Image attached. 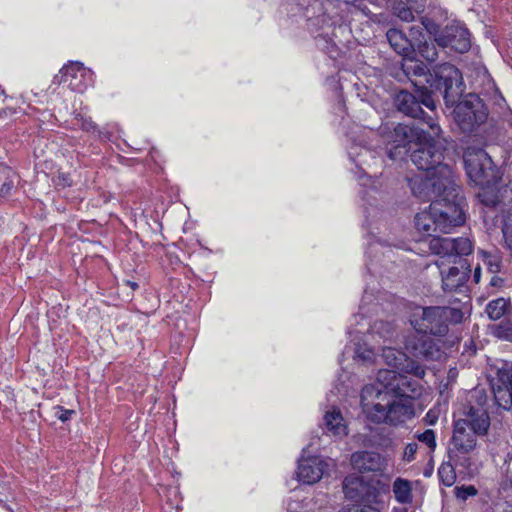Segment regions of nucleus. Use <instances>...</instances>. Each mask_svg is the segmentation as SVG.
<instances>
[{
	"label": "nucleus",
	"mask_w": 512,
	"mask_h": 512,
	"mask_svg": "<svg viewBox=\"0 0 512 512\" xmlns=\"http://www.w3.org/2000/svg\"><path fill=\"white\" fill-rule=\"evenodd\" d=\"M429 196L420 197L423 200L433 199L429 209L415 216L416 229L427 236L435 232L450 233L451 230L465 222L464 199L456 186L436 185L431 181L423 182Z\"/></svg>",
	"instance_id": "1"
},
{
	"label": "nucleus",
	"mask_w": 512,
	"mask_h": 512,
	"mask_svg": "<svg viewBox=\"0 0 512 512\" xmlns=\"http://www.w3.org/2000/svg\"><path fill=\"white\" fill-rule=\"evenodd\" d=\"M415 148L412 147L411 160L413 164L419 169L426 172L433 171L431 176L422 178L416 176L410 179V187L413 194L417 197L429 196L426 192L423 182L431 181L436 185L445 183V186H455L451 180L452 169L448 164H443V148L442 145L434 140L432 137H427L426 134L415 143Z\"/></svg>",
	"instance_id": "2"
},
{
	"label": "nucleus",
	"mask_w": 512,
	"mask_h": 512,
	"mask_svg": "<svg viewBox=\"0 0 512 512\" xmlns=\"http://www.w3.org/2000/svg\"><path fill=\"white\" fill-rule=\"evenodd\" d=\"M375 385H366L361 392V404L368 418L376 423L389 425L403 424L415 416L414 404L411 400L394 397L389 399Z\"/></svg>",
	"instance_id": "3"
},
{
	"label": "nucleus",
	"mask_w": 512,
	"mask_h": 512,
	"mask_svg": "<svg viewBox=\"0 0 512 512\" xmlns=\"http://www.w3.org/2000/svg\"><path fill=\"white\" fill-rule=\"evenodd\" d=\"M462 312L447 306H413L408 314V321L419 334L443 337L449 331L451 322H459Z\"/></svg>",
	"instance_id": "4"
},
{
	"label": "nucleus",
	"mask_w": 512,
	"mask_h": 512,
	"mask_svg": "<svg viewBox=\"0 0 512 512\" xmlns=\"http://www.w3.org/2000/svg\"><path fill=\"white\" fill-rule=\"evenodd\" d=\"M464 165L469 179L480 187H491L499 182L498 173L490 156L482 149H468Z\"/></svg>",
	"instance_id": "5"
},
{
	"label": "nucleus",
	"mask_w": 512,
	"mask_h": 512,
	"mask_svg": "<svg viewBox=\"0 0 512 512\" xmlns=\"http://www.w3.org/2000/svg\"><path fill=\"white\" fill-rule=\"evenodd\" d=\"M464 422H454L453 434L448 446V458L455 465L469 468L472 454L477 447V435L463 426Z\"/></svg>",
	"instance_id": "6"
},
{
	"label": "nucleus",
	"mask_w": 512,
	"mask_h": 512,
	"mask_svg": "<svg viewBox=\"0 0 512 512\" xmlns=\"http://www.w3.org/2000/svg\"><path fill=\"white\" fill-rule=\"evenodd\" d=\"M488 111L483 100L474 93L466 95L454 109V119L459 128L467 133L483 124Z\"/></svg>",
	"instance_id": "7"
},
{
	"label": "nucleus",
	"mask_w": 512,
	"mask_h": 512,
	"mask_svg": "<svg viewBox=\"0 0 512 512\" xmlns=\"http://www.w3.org/2000/svg\"><path fill=\"white\" fill-rule=\"evenodd\" d=\"M424 134L422 129L406 124L395 126L393 132L387 135L389 158L391 160L403 159Z\"/></svg>",
	"instance_id": "8"
},
{
	"label": "nucleus",
	"mask_w": 512,
	"mask_h": 512,
	"mask_svg": "<svg viewBox=\"0 0 512 512\" xmlns=\"http://www.w3.org/2000/svg\"><path fill=\"white\" fill-rule=\"evenodd\" d=\"M436 88L442 91L447 105H454L463 92L462 74L454 65L444 63L434 70Z\"/></svg>",
	"instance_id": "9"
},
{
	"label": "nucleus",
	"mask_w": 512,
	"mask_h": 512,
	"mask_svg": "<svg viewBox=\"0 0 512 512\" xmlns=\"http://www.w3.org/2000/svg\"><path fill=\"white\" fill-rule=\"evenodd\" d=\"M345 498L353 502H372L377 496V490L372 481L366 477L352 473L342 482Z\"/></svg>",
	"instance_id": "10"
},
{
	"label": "nucleus",
	"mask_w": 512,
	"mask_h": 512,
	"mask_svg": "<svg viewBox=\"0 0 512 512\" xmlns=\"http://www.w3.org/2000/svg\"><path fill=\"white\" fill-rule=\"evenodd\" d=\"M94 73L84 67L80 62H72L64 66L56 79L60 83H66L72 91L83 93L88 86L92 85Z\"/></svg>",
	"instance_id": "11"
},
{
	"label": "nucleus",
	"mask_w": 512,
	"mask_h": 512,
	"mask_svg": "<svg viewBox=\"0 0 512 512\" xmlns=\"http://www.w3.org/2000/svg\"><path fill=\"white\" fill-rule=\"evenodd\" d=\"M331 461L320 456L304 455L298 460L296 475L300 482L313 485L319 482L331 468Z\"/></svg>",
	"instance_id": "12"
},
{
	"label": "nucleus",
	"mask_w": 512,
	"mask_h": 512,
	"mask_svg": "<svg viewBox=\"0 0 512 512\" xmlns=\"http://www.w3.org/2000/svg\"><path fill=\"white\" fill-rule=\"evenodd\" d=\"M438 45L451 48L459 53L467 52L471 47L470 33L461 23L447 25L435 38Z\"/></svg>",
	"instance_id": "13"
},
{
	"label": "nucleus",
	"mask_w": 512,
	"mask_h": 512,
	"mask_svg": "<svg viewBox=\"0 0 512 512\" xmlns=\"http://www.w3.org/2000/svg\"><path fill=\"white\" fill-rule=\"evenodd\" d=\"M429 249L432 253L441 257L465 256L473 251V245L470 239L448 238L433 236L429 240Z\"/></svg>",
	"instance_id": "14"
},
{
	"label": "nucleus",
	"mask_w": 512,
	"mask_h": 512,
	"mask_svg": "<svg viewBox=\"0 0 512 512\" xmlns=\"http://www.w3.org/2000/svg\"><path fill=\"white\" fill-rule=\"evenodd\" d=\"M404 348L416 361H435L442 356L439 346L424 334L421 336L409 335L405 339Z\"/></svg>",
	"instance_id": "15"
},
{
	"label": "nucleus",
	"mask_w": 512,
	"mask_h": 512,
	"mask_svg": "<svg viewBox=\"0 0 512 512\" xmlns=\"http://www.w3.org/2000/svg\"><path fill=\"white\" fill-rule=\"evenodd\" d=\"M382 357L385 364L399 372L412 374L418 378H423L426 374V370L423 365L408 357L406 353L395 348L384 347L382 349Z\"/></svg>",
	"instance_id": "16"
},
{
	"label": "nucleus",
	"mask_w": 512,
	"mask_h": 512,
	"mask_svg": "<svg viewBox=\"0 0 512 512\" xmlns=\"http://www.w3.org/2000/svg\"><path fill=\"white\" fill-rule=\"evenodd\" d=\"M442 264V262H436V265L440 268L442 288L444 291H456L469 279L471 269L466 262L460 261L459 266H452L447 271L441 268Z\"/></svg>",
	"instance_id": "17"
},
{
	"label": "nucleus",
	"mask_w": 512,
	"mask_h": 512,
	"mask_svg": "<svg viewBox=\"0 0 512 512\" xmlns=\"http://www.w3.org/2000/svg\"><path fill=\"white\" fill-rule=\"evenodd\" d=\"M454 422H464L465 429L478 437L485 436L490 427V417L483 408L469 407L464 411L463 417Z\"/></svg>",
	"instance_id": "18"
},
{
	"label": "nucleus",
	"mask_w": 512,
	"mask_h": 512,
	"mask_svg": "<svg viewBox=\"0 0 512 512\" xmlns=\"http://www.w3.org/2000/svg\"><path fill=\"white\" fill-rule=\"evenodd\" d=\"M502 385L494 388V398L497 405L505 410L512 408V369H501L498 373Z\"/></svg>",
	"instance_id": "19"
},
{
	"label": "nucleus",
	"mask_w": 512,
	"mask_h": 512,
	"mask_svg": "<svg viewBox=\"0 0 512 512\" xmlns=\"http://www.w3.org/2000/svg\"><path fill=\"white\" fill-rule=\"evenodd\" d=\"M350 462L354 469L365 472L379 471L383 467L382 456L372 451H357L351 455Z\"/></svg>",
	"instance_id": "20"
},
{
	"label": "nucleus",
	"mask_w": 512,
	"mask_h": 512,
	"mask_svg": "<svg viewBox=\"0 0 512 512\" xmlns=\"http://www.w3.org/2000/svg\"><path fill=\"white\" fill-rule=\"evenodd\" d=\"M395 103L399 111L412 118H420L424 114L419 100L407 91H400L396 95Z\"/></svg>",
	"instance_id": "21"
},
{
	"label": "nucleus",
	"mask_w": 512,
	"mask_h": 512,
	"mask_svg": "<svg viewBox=\"0 0 512 512\" xmlns=\"http://www.w3.org/2000/svg\"><path fill=\"white\" fill-rule=\"evenodd\" d=\"M386 37L390 46L399 55L406 58L413 53V45L402 31L398 29H389L386 33Z\"/></svg>",
	"instance_id": "22"
},
{
	"label": "nucleus",
	"mask_w": 512,
	"mask_h": 512,
	"mask_svg": "<svg viewBox=\"0 0 512 512\" xmlns=\"http://www.w3.org/2000/svg\"><path fill=\"white\" fill-rule=\"evenodd\" d=\"M400 375L397 370L380 369L376 376L377 384L374 385L383 393H387V397H394Z\"/></svg>",
	"instance_id": "23"
},
{
	"label": "nucleus",
	"mask_w": 512,
	"mask_h": 512,
	"mask_svg": "<svg viewBox=\"0 0 512 512\" xmlns=\"http://www.w3.org/2000/svg\"><path fill=\"white\" fill-rule=\"evenodd\" d=\"M324 424L328 432L337 437H343L348 434L346 421L340 410L333 408L324 415Z\"/></svg>",
	"instance_id": "24"
},
{
	"label": "nucleus",
	"mask_w": 512,
	"mask_h": 512,
	"mask_svg": "<svg viewBox=\"0 0 512 512\" xmlns=\"http://www.w3.org/2000/svg\"><path fill=\"white\" fill-rule=\"evenodd\" d=\"M422 394V386L407 376L400 375L394 397H402L412 401Z\"/></svg>",
	"instance_id": "25"
},
{
	"label": "nucleus",
	"mask_w": 512,
	"mask_h": 512,
	"mask_svg": "<svg viewBox=\"0 0 512 512\" xmlns=\"http://www.w3.org/2000/svg\"><path fill=\"white\" fill-rule=\"evenodd\" d=\"M393 493L399 503L406 504L411 502L412 487L410 481L403 478H396L393 483Z\"/></svg>",
	"instance_id": "26"
},
{
	"label": "nucleus",
	"mask_w": 512,
	"mask_h": 512,
	"mask_svg": "<svg viewBox=\"0 0 512 512\" xmlns=\"http://www.w3.org/2000/svg\"><path fill=\"white\" fill-rule=\"evenodd\" d=\"M510 303L505 298H497L490 301L486 306V313L492 320H498L505 315Z\"/></svg>",
	"instance_id": "27"
},
{
	"label": "nucleus",
	"mask_w": 512,
	"mask_h": 512,
	"mask_svg": "<svg viewBox=\"0 0 512 512\" xmlns=\"http://www.w3.org/2000/svg\"><path fill=\"white\" fill-rule=\"evenodd\" d=\"M478 255L481 258L484 265H486L489 272L497 274L500 272L502 267V257L498 252H489L480 250Z\"/></svg>",
	"instance_id": "28"
},
{
	"label": "nucleus",
	"mask_w": 512,
	"mask_h": 512,
	"mask_svg": "<svg viewBox=\"0 0 512 512\" xmlns=\"http://www.w3.org/2000/svg\"><path fill=\"white\" fill-rule=\"evenodd\" d=\"M455 464L452 461L444 462L438 468L440 481L447 487L452 486L456 481Z\"/></svg>",
	"instance_id": "29"
},
{
	"label": "nucleus",
	"mask_w": 512,
	"mask_h": 512,
	"mask_svg": "<svg viewBox=\"0 0 512 512\" xmlns=\"http://www.w3.org/2000/svg\"><path fill=\"white\" fill-rule=\"evenodd\" d=\"M372 333L383 338L384 341H391L396 336L394 325L384 321L375 322L372 326Z\"/></svg>",
	"instance_id": "30"
},
{
	"label": "nucleus",
	"mask_w": 512,
	"mask_h": 512,
	"mask_svg": "<svg viewBox=\"0 0 512 512\" xmlns=\"http://www.w3.org/2000/svg\"><path fill=\"white\" fill-rule=\"evenodd\" d=\"M354 359L363 364H372L376 359V352L365 344H358L355 349Z\"/></svg>",
	"instance_id": "31"
},
{
	"label": "nucleus",
	"mask_w": 512,
	"mask_h": 512,
	"mask_svg": "<svg viewBox=\"0 0 512 512\" xmlns=\"http://www.w3.org/2000/svg\"><path fill=\"white\" fill-rule=\"evenodd\" d=\"M402 64L404 72L409 76L411 71H413V75L422 76L426 74V66L423 63L418 61H414L412 59H406Z\"/></svg>",
	"instance_id": "32"
},
{
	"label": "nucleus",
	"mask_w": 512,
	"mask_h": 512,
	"mask_svg": "<svg viewBox=\"0 0 512 512\" xmlns=\"http://www.w3.org/2000/svg\"><path fill=\"white\" fill-rule=\"evenodd\" d=\"M492 333L499 339L512 342V324L509 322L494 325Z\"/></svg>",
	"instance_id": "33"
},
{
	"label": "nucleus",
	"mask_w": 512,
	"mask_h": 512,
	"mask_svg": "<svg viewBox=\"0 0 512 512\" xmlns=\"http://www.w3.org/2000/svg\"><path fill=\"white\" fill-rule=\"evenodd\" d=\"M415 438L425 444L431 452L435 451L437 446L436 434L432 429H427L422 433H417Z\"/></svg>",
	"instance_id": "34"
},
{
	"label": "nucleus",
	"mask_w": 512,
	"mask_h": 512,
	"mask_svg": "<svg viewBox=\"0 0 512 512\" xmlns=\"http://www.w3.org/2000/svg\"><path fill=\"white\" fill-rule=\"evenodd\" d=\"M394 14L405 22H411L414 20V14L412 10L403 2H397L393 7Z\"/></svg>",
	"instance_id": "35"
},
{
	"label": "nucleus",
	"mask_w": 512,
	"mask_h": 512,
	"mask_svg": "<svg viewBox=\"0 0 512 512\" xmlns=\"http://www.w3.org/2000/svg\"><path fill=\"white\" fill-rule=\"evenodd\" d=\"M419 53L428 62H434L438 58V51L434 43H423L419 47Z\"/></svg>",
	"instance_id": "36"
},
{
	"label": "nucleus",
	"mask_w": 512,
	"mask_h": 512,
	"mask_svg": "<svg viewBox=\"0 0 512 512\" xmlns=\"http://www.w3.org/2000/svg\"><path fill=\"white\" fill-rule=\"evenodd\" d=\"M503 236L506 246L512 251V213L509 214L504 222Z\"/></svg>",
	"instance_id": "37"
},
{
	"label": "nucleus",
	"mask_w": 512,
	"mask_h": 512,
	"mask_svg": "<svg viewBox=\"0 0 512 512\" xmlns=\"http://www.w3.org/2000/svg\"><path fill=\"white\" fill-rule=\"evenodd\" d=\"M477 494V489L473 485L468 486H460L455 488V496L465 501L471 496H475Z\"/></svg>",
	"instance_id": "38"
},
{
	"label": "nucleus",
	"mask_w": 512,
	"mask_h": 512,
	"mask_svg": "<svg viewBox=\"0 0 512 512\" xmlns=\"http://www.w3.org/2000/svg\"><path fill=\"white\" fill-rule=\"evenodd\" d=\"M478 77L482 78V83L484 85L483 89L486 93H490L491 91H496L495 83L485 68H482L479 70Z\"/></svg>",
	"instance_id": "39"
},
{
	"label": "nucleus",
	"mask_w": 512,
	"mask_h": 512,
	"mask_svg": "<svg viewBox=\"0 0 512 512\" xmlns=\"http://www.w3.org/2000/svg\"><path fill=\"white\" fill-rule=\"evenodd\" d=\"M418 451V444L416 442L408 443L403 451L402 460L410 463L415 460Z\"/></svg>",
	"instance_id": "40"
},
{
	"label": "nucleus",
	"mask_w": 512,
	"mask_h": 512,
	"mask_svg": "<svg viewBox=\"0 0 512 512\" xmlns=\"http://www.w3.org/2000/svg\"><path fill=\"white\" fill-rule=\"evenodd\" d=\"M420 104L425 105L427 108L433 110L435 108V102L430 93H428L427 89L421 92L420 99H418Z\"/></svg>",
	"instance_id": "41"
},
{
	"label": "nucleus",
	"mask_w": 512,
	"mask_h": 512,
	"mask_svg": "<svg viewBox=\"0 0 512 512\" xmlns=\"http://www.w3.org/2000/svg\"><path fill=\"white\" fill-rule=\"evenodd\" d=\"M14 186V183L12 180L6 181L2 184L0 187V195L1 196H7L10 194L12 188Z\"/></svg>",
	"instance_id": "42"
},
{
	"label": "nucleus",
	"mask_w": 512,
	"mask_h": 512,
	"mask_svg": "<svg viewBox=\"0 0 512 512\" xmlns=\"http://www.w3.org/2000/svg\"><path fill=\"white\" fill-rule=\"evenodd\" d=\"M73 414H74L73 410L60 409L59 413H57V417L62 422H65V421L69 420Z\"/></svg>",
	"instance_id": "43"
},
{
	"label": "nucleus",
	"mask_w": 512,
	"mask_h": 512,
	"mask_svg": "<svg viewBox=\"0 0 512 512\" xmlns=\"http://www.w3.org/2000/svg\"><path fill=\"white\" fill-rule=\"evenodd\" d=\"M437 419V413L433 410H429L424 418L426 423H428L429 425H434L437 422Z\"/></svg>",
	"instance_id": "44"
},
{
	"label": "nucleus",
	"mask_w": 512,
	"mask_h": 512,
	"mask_svg": "<svg viewBox=\"0 0 512 512\" xmlns=\"http://www.w3.org/2000/svg\"><path fill=\"white\" fill-rule=\"evenodd\" d=\"M81 127L83 130L92 132L95 130L96 126L91 120L82 119Z\"/></svg>",
	"instance_id": "45"
},
{
	"label": "nucleus",
	"mask_w": 512,
	"mask_h": 512,
	"mask_svg": "<svg viewBox=\"0 0 512 512\" xmlns=\"http://www.w3.org/2000/svg\"><path fill=\"white\" fill-rule=\"evenodd\" d=\"M426 123L429 125L430 129L432 130V132L434 134H437L439 132V130H440L439 126L434 123L432 118L429 117L428 120L426 121Z\"/></svg>",
	"instance_id": "46"
},
{
	"label": "nucleus",
	"mask_w": 512,
	"mask_h": 512,
	"mask_svg": "<svg viewBox=\"0 0 512 512\" xmlns=\"http://www.w3.org/2000/svg\"><path fill=\"white\" fill-rule=\"evenodd\" d=\"M357 512H380V511L371 505H364L362 508H357Z\"/></svg>",
	"instance_id": "47"
},
{
	"label": "nucleus",
	"mask_w": 512,
	"mask_h": 512,
	"mask_svg": "<svg viewBox=\"0 0 512 512\" xmlns=\"http://www.w3.org/2000/svg\"><path fill=\"white\" fill-rule=\"evenodd\" d=\"M503 282V279L498 277L496 274H494V276H492L491 280H490V285L491 286H500Z\"/></svg>",
	"instance_id": "48"
},
{
	"label": "nucleus",
	"mask_w": 512,
	"mask_h": 512,
	"mask_svg": "<svg viewBox=\"0 0 512 512\" xmlns=\"http://www.w3.org/2000/svg\"><path fill=\"white\" fill-rule=\"evenodd\" d=\"M481 277V268L477 266L474 270L473 280L475 283H479Z\"/></svg>",
	"instance_id": "49"
},
{
	"label": "nucleus",
	"mask_w": 512,
	"mask_h": 512,
	"mask_svg": "<svg viewBox=\"0 0 512 512\" xmlns=\"http://www.w3.org/2000/svg\"><path fill=\"white\" fill-rule=\"evenodd\" d=\"M126 284L132 289V290H136L138 289L139 285L134 282V281H130V280H127L126 281Z\"/></svg>",
	"instance_id": "50"
},
{
	"label": "nucleus",
	"mask_w": 512,
	"mask_h": 512,
	"mask_svg": "<svg viewBox=\"0 0 512 512\" xmlns=\"http://www.w3.org/2000/svg\"><path fill=\"white\" fill-rule=\"evenodd\" d=\"M339 512H357V507H344Z\"/></svg>",
	"instance_id": "51"
},
{
	"label": "nucleus",
	"mask_w": 512,
	"mask_h": 512,
	"mask_svg": "<svg viewBox=\"0 0 512 512\" xmlns=\"http://www.w3.org/2000/svg\"><path fill=\"white\" fill-rule=\"evenodd\" d=\"M411 33H412V34L420 33V27H415V26H413V27L411 28Z\"/></svg>",
	"instance_id": "52"
},
{
	"label": "nucleus",
	"mask_w": 512,
	"mask_h": 512,
	"mask_svg": "<svg viewBox=\"0 0 512 512\" xmlns=\"http://www.w3.org/2000/svg\"><path fill=\"white\" fill-rule=\"evenodd\" d=\"M5 95V92L3 89L0 88V97L4 96Z\"/></svg>",
	"instance_id": "53"
},
{
	"label": "nucleus",
	"mask_w": 512,
	"mask_h": 512,
	"mask_svg": "<svg viewBox=\"0 0 512 512\" xmlns=\"http://www.w3.org/2000/svg\"><path fill=\"white\" fill-rule=\"evenodd\" d=\"M3 114H6V110L0 111V116H2Z\"/></svg>",
	"instance_id": "54"
},
{
	"label": "nucleus",
	"mask_w": 512,
	"mask_h": 512,
	"mask_svg": "<svg viewBox=\"0 0 512 512\" xmlns=\"http://www.w3.org/2000/svg\"><path fill=\"white\" fill-rule=\"evenodd\" d=\"M404 512H406V511H404Z\"/></svg>",
	"instance_id": "55"
}]
</instances>
